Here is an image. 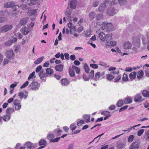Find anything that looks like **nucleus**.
<instances>
[{
	"instance_id": "nucleus-53",
	"label": "nucleus",
	"mask_w": 149,
	"mask_h": 149,
	"mask_svg": "<svg viewBox=\"0 0 149 149\" xmlns=\"http://www.w3.org/2000/svg\"><path fill=\"white\" fill-rule=\"evenodd\" d=\"M20 8L23 10H25L27 9V6L26 4H22L20 6Z\"/></svg>"
},
{
	"instance_id": "nucleus-2",
	"label": "nucleus",
	"mask_w": 149,
	"mask_h": 149,
	"mask_svg": "<svg viewBox=\"0 0 149 149\" xmlns=\"http://www.w3.org/2000/svg\"><path fill=\"white\" fill-rule=\"evenodd\" d=\"M146 33L147 40L146 38L143 36L142 37V42L143 45H146L147 43V48L149 50V30L146 31Z\"/></svg>"
},
{
	"instance_id": "nucleus-21",
	"label": "nucleus",
	"mask_w": 149,
	"mask_h": 149,
	"mask_svg": "<svg viewBox=\"0 0 149 149\" xmlns=\"http://www.w3.org/2000/svg\"><path fill=\"white\" fill-rule=\"evenodd\" d=\"M144 74L143 72V71L141 70L139 71L137 73V77L138 79L140 80L141 79Z\"/></svg>"
},
{
	"instance_id": "nucleus-63",
	"label": "nucleus",
	"mask_w": 149,
	"mask_h": 149,
	"mask_svg": "<svg viewBox=\"0 0 149 149\" xmlns=\"http://www.w3.org/2000/svg\"><path fill=\"white\" fill-rule=\"evenodd\" d=\"M83 77L84 80L86 81H88L90 79L85 74L83 75Z\"/></svg>"
},
{
	"instance_id": "nucleus-26",
	"label": "nucleus",
	"mask_w": 149,
	"mask_h": 149,
	"mask_svg": "<svg viewBox=\"0 0 149 149\" xmlns=\"http://www.w3.org/2000/svg\"><path fill=\"white\" fill-rule=\"evenodd\" d=\"M83 118L86 120L85 121L86 123H88L90 121V115H84L83 116Z\"/></svg>"
},
{
	"instance_id": "nucleus-58",
	"label": "nucleus",
	"mask_w": 149,
	"mask_h": 149,
	"mask_svg": "<svg viewBox=\"0 0 149 149\" xmlns=\"http://www.w3.org/2000/svg\"><path fill=\"white\" fill-rule=\"evenodd\" d=\"M31 15H37V10H32L31 11Z\"/></svg>"
},
{
	"instance_id": "nucleus-36",
	"label": "nucleus",
	"mask_w": 149,
	"mask_h": 149,
	"mask_svg": "<svg viewBox=\"0 0 149 149\" xmlns=\"http://www.w3.org/2000/svg\"><path fill=\"white\" fill-rule=\"evenodd\" d=\"M114 76L111 74H109L107 75V78L109 81H111L114 78Z\"/></svg>"
},
{
	"instance_id": "nucleus-47",
	"label": "nucleus",
	"mask_w": 149,
	"mask_h": 149,
	"mask_svg": "<svg viewBox=\"0 0 149 149\" xmlns=\"http://www.w3.org/2000/svg\"><path fill=\"white\" fill-rule=\"evenodd\" d=\"M118 2L121 6H123L126 3V0H119Z\"/></svg>"
},
{
	"instance_id": "nucleus-59",
	"label": "nucleus",
	"mask_w": 149,
	"mask_h": 149,
	"mask_svg": "<svg viewBox=\"0 0 149 149\" xmlns=\"http://www.w3.org/2000/svg\"><path fill=\"white\" fill-rule=\"evenodd\" d=\"M75 28L74 26L70 28V33L72 34L75 31Z\"/></svg>"
},
{
	"instance_id": "nucleus-56",
	"label": "nucleus",
	"mask_w": 149,
	"mask_h": 149,
	"mask_svg": "<svg viewBox=\"0 0 149 149\" xmlns=\"http://www.w3.org/2000/svg\"><path fill=\"white\" fill-rule=\"evenodd\" d=\"M116 44V42L113 41H110L109 42V45H111L113 46H114Z\"/></svg>"
},
{
	"instance_id": "nucleus-9",
	"label": "nucleus",
	"mask_w": 149,
	"mask_h": 149,
	"mask_svg": "<svg viewBox=\"0 0 149 149\" xmlns=\"http://www.w3.org/2000/svg\"><path fill=\"white\" fill-rule=\"evenodd\" d=\"M26 149H33L35 147L33 143L31 142H26L24 145Z\"/></svg>"
},
{
	"instance_id": "nucleus-11",
	"label": "nucleus",
	"mask_w": 149,
	"mask_h": 149,
	"mask_svg": "<svg viewBox=\"0 0 149 149\" xmlns=\"http://www.w3.org/2000/svg\"><path fill=\"white\" fill-rule=\"evenodd\" d=\"M132 46V44L129 41H127L124 44L123 48L125 49H131Z\"/></svg>"
},
{
	"instance_id": "nucleus-41",
	"label": "nucleus",
	"mask_w": 149,
	"mask_h": 149,
	"mask_svg": "<svg viewBox=\"0 0 149 149\" xmlns=\"http://www.w3.org/2000/svg\"><path fill=\"white\" fill-rule=\"evenodd\" d=\"M10 116L8 115L4 116L3 119L5 121H7L10 120Z\"/></svg>"
},
{
	"instance_id": "nucleus-42",
	"label": "nucleus",
	"mask_w": 149,
	"mask_h": 149,
	"mask_svg": "<svg viewBox=\"0 0 149 149\" xmlns=\"http://www.w3.org/2000/svg\"><path fill=\"white\" fill-rule=\"evenodd\" d=\"M84 68L85 72L87 73H88L90 70L88 66L86 64L84 65Z\"/></svg>"
},
{
	"instance_id": "nucleus-31",
	"label": "nucleus",
	"mask_w": 149,
	"mask_h": 149,
	"mask_svg": "<svg viewBox=\"0 0 149 149\" xmlns=\"http://www.w3.org/2000/svg\"><path fill=\"white\" fill-rule=\"evenodd\" d=\"M100 77V72H97L95 74V76L94 79L95 81H97L99 79Z\"/></svg>"
},
{
	"instance_id": "nucleus-54",
	"label": "nucleus",
	"mask_w": 149,
	"mask_h": 149,
	"mask_svg": "<svg viewBox=\"0 0 149 149\" xmlns=\"http://www.w3.org/2000/svg\"><path fill=\"white\" fill-rule=\"evenodd\" d=\"M28 84L29 82L26 81L20 87V88L22 89L26 87L28 85Z\"/></svg>"
},
{
	"instance_id": "nucleus-27",
	"label": "nucleus",
	"mask_w": 149,
	"mask_h": 149,
	"mask_svg": "<svg viewBox=\"0 0 149 149\" xmlns=\"http://www.w3.org/2000/svg\"><path fill=\"white\" fill-rule=\"evenodd\" d=\"M46 72L47 75H50V76L52 74L54 71L53 70L50 68H47L46 69Z\"/></svg>"
},
{
	"instance_id": "nucleus-14",
	"label": "nucleus",
	"mask_w": 149,
	"mask_h": 149,
	"mask_svg": "<svg viewBox=\"0 0 149 149\" xmlns=\"http://www.w3.org/2000/svg\"><path fill=\"white\" fill-rule=\"evenodd\" d=\"M27 94L28 93L26 92H21L19 93L18 96L21 99L22 98H24L25 99L27 97Z\"/></svg>"
},
{
	"instance_id": "nucleus-22",
	"label": "nucleus",
	"mask_w": 149,
	"mask_h": 149,
	"mask_svg": "<svg viewBox=\"0 0 149 149\" xmlns=\"http://www.w3.org/2000/svg\"><path fill=\"white\" fill-rule=\"evenodd\" d=\"M136 73L135 72H133L130 74L129 77L130 79L132 80L136 78Z\"/></svg>"
},
{
	"instance_id": "nucleus-45",
	"label": "nucleus",
	"mask_w": 149,
	"mask_h": 149,
	"mask_svg": "<svg viewBox=\"0 0 149 149\" xmlns=\"http://www.w3.org/2000/svg\"><path fill=\"white\" fill-rule=\"evenodd\" d=\"M134 137L133 135H130L127 139L128 141L129 142H132L134 139Z\"/></svg>"
},
{
	"instance_id": "nucleus-35",
	"label": "nucleus",
	"mask_w": 149,
	"mask_h": 149,
	"mask_svg": "<svg viewBox=\"0 0 149 149\" xmlns=\"http://www.w3.org/2000/svg\"><path fill=\"white\" fill-rule=\"evenodd\" d=\"M72 68H73V70H75L77 73L79 74L80 72V69L78 67L73 65L72 66Z\"/></svg>"
},
{
	"instance_id": "nucleus-20",
	"label": "nucleus",
	"mask_w": 149,
	"mask_h": 149,
	"mask_svg": "<svg viewBox=\"0 0 149 149\" xmlns=\"http://www.w3.org/2000/svg\"><path fill=\"white\" fill-rule=\"evenodd\" d=\"M132 100L130 97H127L124 100V103L126 104H130L132 103Z\"/></svg>"
},
{
	"instance_id": "nucleus-25",
	"label": "nucleus",
	"mask_w": 149,
	"mask_h": 149,
	"mask_svg": "<svg viewBox=\"0 0 149 149\" xmlns=\"http://www.w3.org/2000/svg\"><path fill=\"white\" fill-rule=\"evenodd\" d=\"M103 15L102 14H98L95 16V18L97 20H100L103 19Z\"/></svg>"
},
{
	"instance_id": "nucleus-4",
	"label": "nucleus",
	"mask_w": 149,
	"mask_h": 149,
	"mask_svg": "<svg viewBox=\"0 0 149 149\" xmlns=\"http://www.w3.org/2000/svg\"><path fill=\"white\" fill-rule=\"evenodd\" d=\"M6 57L10 59H13L15 57V54L11 50L7 51L6 53Z\"/></svg>"
},
{
	"instance_id": "nucleus-19",
	"label": "nucleus",
	"mask_w": 149,
	"mask_h": 149,
	"mask_svg": "<svg viewBox=\"0 0 149 149\" xmlns=\"http://www.w3.org/2000/svg\"><path fill=\"white\" fill-rule=\"evenodd\" d=\"M27 20L28 19L27 18H23L20 20L19 24L22 26H24L26 24Z\"/></svg>"
},
{
	"instance_id": "nucleus-62",
	"label": "nucleus",
	"mask_w": 149,
	"mask_h": 149,
	"mask_svg": "<svg viewBox=\"0 0 149 149\" xmlns=\"http://www.w3.org/2000/svg\"><path fill=\"white\" fill-rule=\"evenodd\" d=\"M133 68L131 67H126L125 68V71L130 72L132 71Z\"/></svg>"
},
{
	"instance_id": "nucleus-46",
	"label": "nucleus",
	"mask_w": 149,
	"mask_h": 149,
	"mask_svg": "<svg viewBox=\"0 0 149 149\" xmlns=\"http://www.w3.org/2000/svg\"><path fill=\"white\" fill-rule=\"evenodd\" d=\"M121 78V76L120 75H118L117 77L114 79V82L115 83L118 82L119 80H120Z\"/></svg>"
},
{
	"instance_id": "nucleus-39",
	"label": "nucleus",
	"mask_w": 149,
	"mask_h": 149,
	"mask_svg": "<svg viewBox=\"0 0 149 149\" xmlns=\"http://www.w3.org/2000/svg\"><path fill=\"white\" fill-rule=\"evenodd\" d=\"M101 114L104 115V116H111L110 115V112L107 111H102L101 113Z\"/></svg>"
},
{
	"instance_id": "nucleus-17",
	"label": "nucleus",
	"mask_w": 149,
	"mask_h": 149,
	"mask_svg": "<svg viewBox=\"0 0 149 149\" xmlns=\"http://www.w3.org/2000/svg\"><path fill=\"white\" fill-rule=\"evenodd\" d=\"M76 1L75 0H72L70 3L71 8L75 9L76 8Z\"/></svg>"
},
{
	"instance_id": "nucleus-28",
	"label": "nucleus",
	"mask_w": 149,
	"mask_h": 149,
	"mask_svg": "<svg viewBox=\"0 0 149 149\" xmlns=\"http://www.w3.org/2000/svg\"><path fill=\"white\" fill-rule=\"evenodd\" d=\"M88 16L90 19V20H93L95 17V13L94 12H90L88 14Z\"/></svg>"
},
{
	"instance_id": "nucleus-64",
	"label": "nucleus",
	"mask_w": 149,
	"mask_h": 149,
	"mask_svg": "<svg viewBox=\"0 0 149 149\" xmlns=\"http://www.w3.org/2000/svg\"><path fill=\"white\" fill-rule=\"evenodd\" d=\"M146 75V77H149V69H147L145 71Z\"/></svg>"
},
{
	"instance_id": "nucleus-30",
	"label": "nucleus",
	"mask_w": 149,
	"mask_h": 149,
	"mask_svg": "<svg viewBox=\"0 0 149 149\" xmlns=\"http://www.w3.org/2000/svg\"><path fill=\"white\" fill-rule=\"evenodd\" d=\"M44 58V57L43 56L40 58H38L36 61H34V63L36 64H39L42 61Z\"/></svg>"
},
{
	"instance_id": "nucleus-50",
	"label": "nucleus",
	"mask_w": 149,
	"mask_h": 149,
	"mask_svg": "<svg viewBox=\"0 0 149 149\" xmlns=\"http://www.w3.org/2000/svg\"><path fill=\"white\" fill-rule=\"evenodd\" d=\"M144 130L143 129H140L137 132V135L138 136H141L143 133Z\"/></svg>"
},
{
	"instance_id": "nucleus-57",
	"label": "nucleus",
	"mask_w": 149,
	"mask_h": 149,
	"mask_svg": "<svg viewBox=\"0 0 149 149\" xmlns=\"http://www.w3.org/2000/svg\"><path fill=\"white\" fill-rule=\"evenodd\" d=\"M127 107H128V106H127V105L125 106H124L123 107H122L120 109V110H119V112H120L121 111H124L125 109H127Z\"/></svg>"
},
{
	"instance_id": "nucleus-1",
	"label": "nucleus",
	"mask_w": 149,
	"mask_h": 149,
	"mask_svg": "<svg viewBox=\"0 0 149 149\" xmlns=\"http://www.w3.org/2000/svg\"><path fill=\"white\" fill-rule=\"evenodd\" d=\"M100 28L102 30L109 32L113 30L114 27L111 23L104 22L102 23Z\"/></svg>"
},
{
	"instance_id": "nucleus-49",
	"label": "nucleus",
	"mask_w": 149,
	"mask_h": 149,
	"mask_svg": "<svg viewBox=\"0 0 149 149\" xmlns=\"http://www.w3.org/2000/svg\"><path fill=\"white\" fill-rule=\"evenodd\" d=\"M99 65L102 66H104L105 67H109V66L107 65V64L106 63L102 61H100Z\"/></svg>"
},
{
	"instance_id": "nucleus-40",
	"label": "nucleus",
	"mask_w": 149,
	"mask_h": 149,
	"mask_svg": "<svg viewBox=\"0 0 149 149\" xmlns=\"http://www.w3.org/2000/svg\"><path fill=\"white\" fill-rule=\"evenodd\" d=\"M46 143V141L43 139L40 140L39 142V145L40 146L44 145L45 146Z\"/></svg>"
},
{
	"instance_id": "nucleus-7",
	"label": "nucleus",
	"mask_w": 149,
	"mask_h": 149,
	"mask_svg": "<svg viewBox=\"0 0 149 149\" xmlns=\"http://www.w3.org/2000/svg\"><path fill=\"white\" fill-rule=\"evenodd\" d=\"M107 14L109 16H113L116 14L114 7H111L109 8L107 11Z\"/></svg>"
},
{
	"instance_id": "nucleus-13",
	"label": "nucleus",
	"mask_w": 149,
	"mask_h": 149,
	"mask_svg": "<svg viewBox=\"0 0 149 149\" xmlns=\"http://www.w3.org/2000/svg\"><path fill=\"white\" fill-rule=\"evenodd\" d=\"M61 84L62 86H66L68 85L70 83V81L66 78L63 79L61 81Z\"/></svg>"
},
{
	"instance_id": "nucleus-12",
	"label": "nucleus",
	"mask_w": 149,
	"mask_h": 149,
	"mask_svg": "<svg viewBox=\"0 0 149 149\" xmlns=\"http://www.w3.org/2000/svg\"><path fill=\"white\" fill-rule=\"evenodd\" d=\"M112 36L111 35L107 34L105 36V38H104L105 41H106L107 43V45L109 46V42L111 40H112Z\"/></svg>"
},
{
	"instance_id": "nucleus-60",
	"label": "nucleus",
	"mask_w": 149,
	"mask_h": 149,
	"mask_svg": "<svg viewBox=\"0 0 149 149\" xmlns=\"http://www.w3.org/2000/svg\"><path fill=\"white\" fill-rule=\"evenodd\" d=\"M38 1V0H30V4L32 5H35Z\"/></svg>"
},
{
	"instance_id": "nucleus-5",
	"label": "nucleus",
	"mask_w": 149,
	"mask_h": 149,
	"mask_svg": "<svg viewBox=\"0 0 149 149\" xmlns=\"http://www.w3.org/2000/svg\"><path fill=\"white\" fill-rule=\"evenodd\" d=\"M140 143L138 140L134 142L129 147L130 149H138L139 148Z\"/></svg>"
},
{
	"instance_id": "nucleus-10",
	"label": "nucleus",
	"mask_w": 149,
	"mask_h": 149,
	"mask_svg": "<svg viewBox=\"0 0 149 149\" xmlns=\"http://www.w3.org/2000/svg\"><path fill=\"white\" fill-rule=\"evenodd\" d=\"M13 28L12 25H5L3 27V32H6L10 30Z\"/></svg>"
},
{
	"instance_id": "nucleus-15",
	"label": "nucleus",
	"mask_w": 149,
	"mask_h": 149,
	"mask_svg": "<svg viewBox=\"0 0 149 149\" xmlns=\"http://www.w3.org/2000/svg\"><path fill=\"white\" fill-rule=\"evenodd\" d=\"M63 66L62 64H59L56 65L55 68V70L58 72H62L63 69Z\"/></svg>"
},
{
	"instance_id": "nucleus-23",
	"label": "nucleus",
	"mask_w": 149,
	"mask_h": 149,
	"mask_svg": "<svg viewBox=\"0 0 149 149\" xmlns=\"http://www.w3.org/2000/svg\"><path fill=\"white\" fill-rule=\"evenodd\" d=\"M142 94L145 97H149V91L146 90L143 91Z\"/></svg>"
},
{
	"instance_id": "nucleus-3",
	"label": "nucleus",
	"mask_w": 149,
	"mask_h": 149,
	"mask_svg": "<svg viewBox=\"0 0 149 149\" xmlns=\"http://www.w3.org/2000/svg\"><path fill=\"white\" fill-rule=\"evenodd\" d=\"M40 85L36 81H33L30 84V88L33 90H36L39 89Z\"/></svg>"
},
{
	"instance_id": "nucleus-8",
	"label": "nucleus",
	"mask_w": 149,
	"mask_h": 149,
	"mask_svg": "<svg viewBox=\"0 0 149 149\" xmlns=\"http://www.w3.org/2000/svg\"><path fill=\"white\" fill-rule=\"evenodd\" d=\"M14 6H17L15 5V3L13 1L6 2L4 4V6L5 8H10L13 7Z\"/></svg>"
},
{
	"instance_id": "nucleus-44",
	"label": "nucleus",
	"mask_w": 149,
	"mask_h": 149,
	"mask_svg": "<svg viewBox=\"0 0 149 149\" xmlns=\"http://www.w3.org/2000/svg\"><path fill=\"white\" fill-rule=\"evenodd\" d=\"M35 74V72L33 71L32 72L29 76L28 77V80H29L32 78H35V76H34H34Z\"/></svg>"
},
{
	"instance_id": "nucleus-52",
	"label": "nucleus",
	"mask_w": 149,
	"mask_h": 149,
	"mask_svg": "<svg viewBox=\"0 0 149 149\" xmlns=\"http://www.w3.org/2000/svg\"><path fill=\"white\" fill-rule=\"evenodd\" d=\"M42 67L41 65H39L38 66L36 69V72L37 73L40 71L42 69Z\"/></svg>"
},
{
	"instance_id": "nucleus-18",
	"label": "nucleus",
	"mask_w": 149,
	"mask_h": 149,
	"mask_svg": "<svg viewBox=\"0 0 149 149\" xmlns=\"http://www.w3.org/2000/svg\"><path fill=\"white\" fill-rule=\"evenodd\" d=\"M21 32L24 35H27L29 32L28 31V29L25 26H24L20 30Z\"/></svg>"
},
{
	"instance_id": "nucleus-34",
	"label": "nucleus",
	"mask_w": 149,
	"mask_h": 149,
	"mask_svg": "<svg viewBox=\"0 0 149 149\" xmlns=\"http://www.w3.org/2000/svg\"><path fill=\"white\" fill-rule=\"evenodd\" d=\"M124 103V100H119L116 104L117 106L118 107H122Z\"/></svg>"
},
{
	"instance_id": "nucleus-51",
	"label": "nucleus",
	"mask_w": 149,
	"mask_h": 149,
	"mask_svg": "<svg viewBox=\"0 0 149 149\" xmlns=\"http://www.w3.org/2000/svg\"><path fill=\"white\" fill-rule=\"evenodd\" d=\"M94 76V72L93 70L91 71L89 74V77L91 78H93Z\"/></svg>"
},
{
	"instance_id": "nucleus-61",
	"label": "nucleus",
	"mask_w": 149,
	"mask_h": 149,
	"mask_svg": "<svg viewBox=\"0 0 149 149\" xmlns=\"http://www.w3.org/2000/svg\"><path fill=\"white\" fill-rule=\"evenodd\" d=\"M9 60L7 59H5L3 61V65H4L6 64H7L8 62H9Z\"/></svg>"
},
{
	"instance_id": "nucleus-29",
	"label": "nucleus",
	"mask_w": 149,
	"mask_h": 149,
	"mask_svg": "<svg viewBox=\"0 0 149 149\" xmlns=\"http://www.w3.org/2000/svg\"><path fill=\"white\" fill-rule=\"evenodd\" d=\"M73 69L71 67H70L69 69V73L70 76L71 77H73L75 75L74 71H73Z\"/></svg>"
},
{
	"instance_id": "nucleus-32",
	"label": "nucleus",
	"mask_w": 149,
	"mask_h": 149,
	"mask_svg": "<svg viewBox=\"0 0 149 149\" xmlns=\"http://www.w3.org/2000/svg\"><path fill=\"white\" fill-rule=\"evenodd\" d=\"M54 137V136L53 134H49L47 136V139L50 142H51Z\"/></svg>"
},
{
	"instance_id": "nucleus-43",
	"label": "nucleus",
	"mask_w": 149,
	"mask_h": 149,
	"mask_svg": "<svg viewBox=\"0 0 149 149\" xmlns=\"http://www.w3.org/2000/svg\"><path fill=\"white\" fill-rule=\"evenodd\" d=\"M7 20L6 17H0V23H2L6 21Z\"/></svg>"
},
{
	"instance_id": "nucleus-48",
	"label": "nucleus",
	"mask_w": 149,
	"mask_h": 149,
	"mask_svg": "<svg viewBox=\"0 0 149 149\" xmlns=\"http://www.w3.org/2000/svg\"><path fill=\"white\" fill-rule=\"evenodd\" d=\"M122 80L123 81H126L128 80L127 75L125 73L123 74L122 78Z\"/></svg>"
},
{
	"instance_id": "nucleus-37",
	"label": "nucleus",
	"mask_w": 149,
	"mask_h": 149,
	"mask_svg": "<svg viewBox=\"0 0 149 149\" xmlns=\"http://www.w3.org/2000/svg\"><path fill=\"white\" fill-rule=\"evenodd\" d=\"M125 144L123 143L118 144L117 145V148L118 149H123L124 147Z\"/></svg>"
},
{
	"instance_id": "nucleus-16",
	"label": "nucleus",
	"mask_w": 149,
	"mask_h": 149,
	"mask_svg": "<svg viewBox=\"0 0 149 149\" xmlns=\"http://www.w3.org/2000/svg\"><path fill=\"white\" fill-rule=\"evenodd\" d=\"M142 98L141 95L140 94H138L136 95L134 99V101L135 102H140L142 100H141Z\"/></svg>"
},
{
	"instance_id": "nucleus-33",
	"label": "nucleus",
	"mask_w": 149,
	"mask_h": 149,
	"mask_svg": "<svg viewBox=\"0 0 149 149\" xmlns=\"http://www.w3.org/2000/svg\"><path fill=\"white\" fill-rule=\"evenodd\" d=\"M15 105V109L16 110H19L21 108V105L20 103H15V104H14Z\"/></svg>"
},
{
	"instance_id": "nucleus-24",
	"label": "nucleus",
	"mask_w": 149,
	"mask_h": 149,
	"mask_svg": "<svg viewBox=\"0 0 149 149\" xmlns=\"http://www.w3.org/2000/svg\"><path fill=\"white\" fill-rule=\"evenodd\" d=\"M105 36L104 33L103 32H100L99 34V36L100 40L103 41H105L104 38H105Z\"/></svg>"
},
{
	"instance_id": "nucleus-38",
	"label": "nucleus",
	"mask_w": 149,
	"mask_h": 149,
	"mask_svg": "<svg viewBox=\"0 0 149 149\" xmlns=\"http://www.w3.org/2000/svg\"><path fill=\"white\" fill-rule=\"evenodd\" d=\"M13 109L11 108H8L6 111V113L8 115H10L11 112H13Z\"/></svg>"
},
{
	"instance_id": "nucleus-55",
	"label": "nucleus",
	"mask_w": 149,
	"mask_h": 149,
	"mask_svg": "<svg viewBox=\"0 0 149 149\" xmlns=\"http://www.w3.org/2000/svg\"><path fill=\"white\" fill-rule=\"evenodd\" d=\"M90 65L91 67L94 69H97L98 67L97 65L95 64H91Z\"/></svg>"
},
{
	"instance_id": "nucleus-6",
	"label": "nucleus",
	"mask_w": 149,
	"mask_h": 149,
	"mask_svg": "<svg viewBox=\"0 0 149 149\" xmlns=\"http://www.w3.org/2000/svg\"><path fill=\"white\" fill-rule=\"evenodd\" d=\"M109 1H105L98 8V10L99 12L102 13L105 10L106 7V4L108 3Z\"/></svg>"
}]
</instances>
